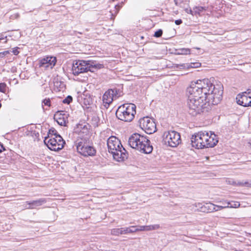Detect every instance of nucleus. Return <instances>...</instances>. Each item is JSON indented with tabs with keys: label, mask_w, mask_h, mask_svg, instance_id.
Instances as JSON below:
<instances>
[{
	"label": "nucleus",
	"mask_w": 251,
	"mask_h": 251,
	"mask_svg": "<svg viewBox=\"0 0 251 251\" xmlns=\"http://www.w3.org/2000/svg\"><path fill=\"white\" fill-rule=\"evenodd\" d=\"M226 203V205H218L215 204V210H214V211H219V210H222L224 208H229V204H230V202H227Z\"/></svg>",
	"instance_id": "nucleus-27"
},
{
	"label": "nucleus",
	"mask_w": 251,
	"mask_h": 251,
	"mask_svg": "<svg viewBox=\"0 0 251 251\" xmlns=\"http://www.w3.org/2000/svg\"><path fill=\"white\" fill-rule=\"evenodd\" d=\"M136 105L133 103H125L120 106L116 112L118 119L127 122L132 121L136 114Z\"/></svg>",
	"instance_id": "nucleus-5"
},
{
	"label": "nucleus",
	"mask_w": 251,
	"mask_h": 251,
	"mask_svg": "<svg viewBox=\"0 0 251 251\" xmlns=\"http://www.w3.org/2000/svg\"><path fill=\"white\" fill-rule=\"evenodd\" d=\"M16 33L17 34V35L16 36V37L17 38V39H18L21 36V32H16Z\"/></svg>",
	"instance_id": "nucleus-44"
},
{
	"label": "nucleus",
	"mask_w": 251,
	"mask_h": 251,
	"mask_svg": "<svg viewBox=\"0 0 251 251\" xmlns=\"http://www.w3.org/2000/svg\"><path fill=\"white\" fill-rule=\"evenodd\" d=\"M73 100V98L71 96H68L65 99L63 100V103L65 104H70Z\"/></svg>",
	"instance_id": "nucleus-30"
},
{
	"label": "nucleus",
	"mask_w": 251,
	"mask_h": 251,
	"mask_svg": "<svg viewBox=\"0 0 251 251\" xmlns=\"http://www.w3.org/2000/svg\"><path fill=\"white\" fill-rule=\"evenodd\" d=\"M156 31H159V32H160V31H163L162 29H158L157 30H156Z\"/></svg>",
	"instance_id": "nucleus-47"
},
{
	"label": "nucleus",
	"mask_w": 251,
	"mask_h": 251,
	"mask_svg": "<svg viewBox=\"0 0 251 251\" xmlns=\"http://www.w3.org/2000/svg\"><path fill=\"white\" fill-rule=\"evenodd\" d=\"M175 4L181 8H185V4L189 2L187 0H174Z\"/></svg>",
	"instance_id": "nucleus-21"
},
{
	"label": "nucleus",
	"mask_w": 251,
	"mask_h": 251,
	"mask_svg": "<svg viewBox=\"0 0 251 251\" xmlns=\"http://www.w3.org/2000/svg\"><path fill=\"white\" fill-rule=\"evenodd\" d=\"M44 143L50 150L53 151L61 150L65 144V141L60 135H57V137H51L49 139V137H45Z\"/></svg>",
	"instance_id": "nucleus-6"
},
{
	"label": "nucleus",
	"mask_w": 251,
	"mask_h": 251,
	"mask_svg": "<svg viewBox=\"0 0 251 251\" xmlns=\"http://www.w3.org/2000/svg\"><path fill=\"white\" fill-rule=\"evenodd\" d=\"M227 182L228 184L234 186H246L251 187V180L247 181H241L239 180L235 181L232 179H231L227 180Z\"/></svg>",
	"instance_id": "nucleus-18"
},
{
	"label": "nucleus",
	"mask_w": 251,
	"mask_h": 251,
	"mask_svg": "<svg viewBox=\"0 0 251 251\" xmlns=\"http://www.w3.org/2000/svg\"><path fill=\"white\" fill-rule=\"evenodd\" d=\"M244 93L246 94L247 97L249 98L250 99H251V89H248L246 91L244 92Z\"/></svg>",
	"instance_id": "nucleus-36"
},
{
	"label": "nucleus",
	"mask_w": 251,
	"mask_h": 251,
	"mask_svg": "<svg viewBox=\"0 0 251 251\" xmlns=\"http://www.w3.org/2000/svg\"><path fill=\"white\" fill-rule=\"evenodd\" d=\"M182 20L181 19L176 20L175 21V23L177 25H179L181 24L182 23Z\"/></svg>",
	"instance_id": "nucleus-43"
},
{
	"label": "nucleus",
	"mask_w": 251,
	"mask_h": 251,
	"mask_svg": "<svg viewBox=\"0 0 251 251\" xmlns=\"http://www.w3.org/2000/svg\"><path fill=\"white\" fill-rule=\"evenodd\" d=\"M9 53L8 51H4L3 52H0V57H3L4 55Z\"/></svg>",
	"instance_id": "nucleus-41"
},
{
	"label": "nucleus",
	"mask_w": 251,
	"mask_h": 251,
	"mask_svg": "<svg viewBox=\"0 0 251 251\" xmlns=\"http://www.w3.org/2000/svg\"><path fill=\"white\" fill-rule=\"evenodd\" d=\"M240 204L239 202H234V204H232L231 203L229 204V207L230 208H238L240 206Z\"/></svg>",
	"instance_id": "nucleus-34"
},
{
	"label": "nucleus",
	"mask_w": 251,
	"mask_h": 251,
	"mask_svg": "<svg viewBox=\"0 0 251 251\" xmlns=\"http://www.w3.org/2000/svg\"><path fill=\"white\" fill-rule=\"evenodd\" d=\"M138 231H145V226H139L137 228Z\"/></svg>",
	"instance_id": "nucleus-42"
},
{
	"label": "nucleus",
	"mask_w": 251,
	"mask_h": 251,
	"mask_svg": "<svg viewBox=\"0 0 251 251\" xmlns=\"http://www.w3.org/2000/svg\"><path fill=\"white\" fill-rule=\"evenodd\" d=\"M6 91V84L4 82L0 83V92L5 93Z\"/></svg>",
	"instance_id": "nucleus-31"
},
{
	"label": "nucleus",
	"mask_w": 251,
	"mask_h": 251,
	"mask_svg": "<svg viewBox=\"0 0 251 251\" xmlns=\"http://www.w3.org/2000/svg\"><path fill=\"white\" fill-rule=\"evenodd\" d=\"M188 100L186 110L192 116L205 113L211 110L212 105L222 100L223 87L221 84L214 85L208 79L192 82L187 88Z\"/></svg>",
	"instance_id": "nucleus-1"
},
{
	"label": "nucleus",
	"mask_w": 251,
	"mask_h": 251,
	"mask_svg": "<svg viewBox=\"0 0 251 251\" xmlns=\"http://www.w3.org/2000/svg\"><path fill=\"white\" fill-rule=\"evenodd\" d=\"M89 131L86 125L83 126V131H80L79 135L81 136V133H85V136H82L80 139H77L76 141V146L77 151L80 154L84 157L94 156L96 155L97 151L93 146L89 145Z\"/></svg>",
	"instance_id": "nucleus-2"
},
{
	"label": "nucleus",
	"mask_w": 251,
	"mask_h": 251,
	"mask_svg": "<svg viewBox=\"0 0 251 251\" xmlns=\"http://www.w3.org/2000/svg\"><path fill=\"white\" fill-rule=\"evenodd\" d=\"M18 49H19L18 48H17V49H15V48L13 49L12 52L13 53V54L14 55H17L19 54V51H18Z\"/></svg>",
	"instance_id": "nucleus-40"
},
{
	"label": "nucleus",
	"mask_w": 251,
	"mask_h": 251,
	"mask_svg": "<svg viewBox=\"0 0 251 251\" xmlns=\"http://www.w3.org/2000/svg\"><path fill=\"white\" fill-rule=\"evenodd\" d=\"M47 199L45 198H40L39 199L34 200L32 201H27L26 203L29 205L26 208L27 209H32L35 208L36 207L41 206L47 202Z\"/></svg>",
	"instance_id": "nucleus-15"
},
{
	"label": "nucleus",
	"mask_w": 251,
	"mask_h": 251,
	"mask_svg": "<svg viewBox=\"0 0 251 251\" xmlns=\"http://www.w3.org/2000/svg\"><path fill=\"white\" fill-rule=\"evenodd\" d=\"M163 32H154V36L155 37H160L162 35Z\"/></svg>",
	"instance_id": "nucleus-39"
},
{
	"label": "nucleus",
	"mask_w": 251,
	"mask_h": 251,
	"mask_svg": "<svg viewBox=\"0 0 251 251\" xmlns=\"http://www.w3.org/2000/svg\"><path fill=\"white\" fill-rule=\"evenodd\" d=\"M200 63L199 62L191 63V64H182L180 66L183 68L189 69L191 68H196L200 66Z\"/></svg>",
	"instance_id": "nucleus-20"
},
{
	"label": "nucleus",
	"mask_w": 251,
	"mask_h": 251,
	"mask_svg": "<svg viewBox=\"0 0 251 251\" xmlns=\"http://www.w3.org/2000/svg\"><path fill=\"white\" fill-rule=\"evenodd\" d=\"M103 65L93 60H78L74 63L72 66L73 74L78 75L88 71L94 72L96 70L103 68Z\"/></svg>",
	"instance_id": "nucleus-4"
},
{
	"label": "nucleus",
	"mask_w": 251,
	"mask_h": 251,
	"mask_svg": "<svg viewBox=\"0 0 251 251\" xmlns=\"http://www.w3.org/2000/svg\"><path fill=\"white\" fill-rule=\"evenodd\" d=\"M196 207L198 210L202 212L210 213L214 211L215 204L211 203H198L196 204Z\"/></svg>",
	"instance_id": "nucleus-11"
},
{
	"label": "nucleus",
	"mask_w": 251,
	"mask_h": 251,
	"mask_svg": "<svg viewBox=\"0 0 251 251\" xmlns=\"http://www.w3.org/2000/svg\"><path fill=\"white\" fill-rule=\"evenodd\" d=\"M125 230L126 232V234L128 233H132L138 231L137 228L134 226H131L129 227H126L125 228Z\"/></svg>",
	"instance_id": "nucleus-29"
},
{
	"label": "nucleus",
	"mask_w": 251,
	"mask_h": 251,
	"mask_svg": "<svg viewBox=\"0 0 251 251\" xmlns=\"http://www.w3.org/2000/svg\"><path fill=\"white\" fill-rule=\"evenodd\" d=\"M107 144L109 152L112 154L115 153L116 151L120 149V147H122V145L120 141L115 136H111L107 139Z\"/></svg>",
	"instance_id": "nucleus-10"
},
{
	"label": "nucleus",
	"mask_w": 251,
	"mask_h": 251,
	"mask_svg": "<svg viewBox=\"0 0 251 251\" xmlns=\"http://www.w3.org/2000/svg\"><path fill=\"white\" fill-rule=\"evenodd\" d=\"M111 234L116 236H119V235L125 234L126 232L125 228H113L111 230Z\"/></svg>",
	"instance_id": "nucleus-19"
},
{
	"label": "nucleus",
	"mask_w": 251,
	"mask_h": 251,
	"mask_svg": "<svg viewBox=\"0 0 251 251\" xmlns=\"http://www.w3.org/2000/svg\"><path fill=\"white\" fill-rule=\"evenodd\" d=\"M6 38V36L3 37L2 36H0V42H2L3 43H5L6 42V40H5Z\"/></svg>",
	"instance_id": "nucleus-38"
},
{
	"label": "nucleus",
	"mask_w": 251,
	"mask_h": 251,
	"mask_svg": "<svg viewBox=\"0 0 251 251\" xmlns=\"http://www.w3.org/2000/svg\"><path fill=\"white\" fill-rule=\"evenodd\" d=\"M54 119H56L57 120H62V116L61 115V114H59V112H57L55 114H54Z\"/></svg>",
	"instance_id": "nucleus-35"
},
{
	"label": "nucleus",
	"mask_w": 251,
	"mask_h": 251,
	"mask_svg": "<svg viewBox=\"0 0 251 251\" xmlns=\"http://www.w3.org/2000/svg\"><path fill=\"white\" fill-rule=\"evenodd\" d=\"M177 54L186 55L190 54V50L188 48H181L176 50Z\"/></svg>",
	"instance_id": "nucleus-23"
},
{
	"label": "nucleus",
	"mask_w": 251,
	"mask_h": 251,
	"mask_svg": "<svg viewBox=\"0 0 251 251\" xmlns=\"http://www.w3.org/2000/svg\"><path fill=\"white\" fill-rule=\"evenodd\" d=\"M115 8H116V9H119V8L120 6H119V5H115Z\"/></svg>",
	"instance_id": "nucleus-46"
},
{
	"label": "nucleus",
	"mask_w": 251,
	"mask_h": 251,
	"mask_svg": "<svg viewBox=\"0 0 251 251\" xmlns=\"http://www.w3.org/2000/svg\"><path fill=\"white\" fill-rule=\"evenodd\" d=\"M112 89H109L107 90L102 96V100L103 103L109 105L114 100L113 94L112 93Z\"/></svg>",
	"instance_id": "nucleus-17"
},
{
	"label": "nucleus",
	"mask_w": 251,
	"mask_h": 251,
	"mask_svg": "<svg viewBox=\"0 0 251 251\" xmlns=\"http://www.w3.org/2000/svg\"><path fill=\"white\" fill-rule=\"evenodd\" d=\"M163 140L166 145L171 147H176L181 142L179 133L172 130L165 132L163 133Z\"/></svg>",
	"instance_id": "nucleus-8"
},
{
	"label": "nucleus",
	"mask_w": 251,
	"mask_h": 251,
	"mask_svg": "<svg viewBox=\"0 0 251 251\" xmlns=\"http://www.w3.org/2000/svg\"><path fill=\"white\" fill-rule=\"evenodd\" d=\"M113 157L114 159L118 161H124L127 158L128 153L125 149L122 146L117 151L114 152Z\"/></svg>",
	"instance_id": "nucleus-13"
},
{
	"label": "nucleus",
	"mask_w": 251,
	"mask_h": 251,
	"mask_svg": "<svg viewBox=\"0 0 251 251\" xmlns=\"http://www.w3.org/2000/svg\"><path fill=\"white\" fill-rule=\"evenodd\" d=\"M83 104L85 105H89L93 103L92 99L90 97L85 96L83 99Z\"/></svg>",
	"instance_id": "nucleus-26"
},
{
	"label": "nucleus",
	"mask_w": 251,
	"mask_h": 251,
	"mask_svg": "<svg viewBox=\"0 0 251 251\" xmlns=\"http://www.w3.org/2000/svg\"><path fill=\"white\" fill-rule=\"evenodd\" d=\"M227 201H225L223 204H224V205H226V202H227Z\"/></svg>",
	"instance_id": "nucleus-48"
},
{
	"label": "nucleus",
	"mask_w": 251,
	"mask_h": 251,
	"mask_svg": "<svg viewBox=\"0 0 251 251\" xmlns=\"http://www.w3.org/2000/svg\"><path fill=\"white\" fill-rule=\"evenodd\" d=\"M64 118H62L61 120L57 121V122L58 123L59 125L61 126H64L65 124V121L64 120Z\"/></svg>",
	"instance_id": "nucleus-37"
},
{
	"label": "nucleus",
	"mask_w": 251,
	"mask_h": 251,
	"mask_svg": "<svg viewBox=\"0 0 251 251\" xmlns=\"http://www.w3.org/2000/svg\"><path fill=\"white\" fill-rule=\"evenodd\" d=\"M57 135H59L56 129L53 127H51L49 130V132L48 133V136L47 137H49V139L51 138V137H57Z\"/></svg>",
	"instance_id": "nucleus-22"
},
{
	"label": "nucleus",
	"mask_w": 251,
	"mask_h": 251,
	"mask_svg": "<svg viewBox=\"0 0 251 251\" xmlns=\"http://www.w3.org/2000/svg\"><path fill=\"white\" fill-rule=\"evenodd\" d=\"M189 2L185 4V7L182 8L187 13L191 14L193 15V10L191 8H189Z\"/></svg>",
	"instance_id": "nucleus-32"
},
{
	"label": "nucleus",
	"mask_w": 251,
	"mask_h": 251,
	"mask_svg": "<svg viewBox=\"0 0 251 251\" xmlns=\"http://www.w3.org/2000/svg\"><path fill=\"white\" fill-rule=\"evenodd\" d=\"M206 8L203 6H196L193 8V15L200 14V13L204 10H205Z\"/></svg>",
	"instance_id": "nucleus-24"
},
{
	"label": "nucleus",
	"mask_w": 251,
	"mask_h": 251,
	"mask_svg": "<svg viewBox=\"0 0 251 251\" xmlns=\"http://www.w3.org/2000/svg\"><path fill=\"white\" fill-rule=\"evenodd\" d=\"M174 36H175V35H171L170 36H169V37H167L166 38H165V39L167 40V39L171 38L172 37H173Z\"/></svg>",
	"instance_id": "nucleus-45"
},
{
	"label": "nucleus",
	"mask_w": 251,
	"mask_h": 251,
	"mask_svg": "<svg viewBox=\"0 0 251 251\" xmlns=\"http://www.w3.org/2000/svg\"><path fill=\"white\" fill-rule=\"evenodd\" d=\"M56 62V58L53 56H47L40 60V66L46 68H52Z\"/></svg>",
	"instance_id": "nucleus-12"
},
{
	"label": "nucleus",
	"mask_w": 251,
	"mask_h": 251,
	"mask_svg": "<svg viewBox=\"0 0 251 251\" xmlns=\"http://www.w3.org/2000/svg\"><path fill=\"white\" fill-rule=\"evenodd\" d=\"M139 124L141 128L147 134H151L156 131V125L154 122L148 117L140 119Z\"/></svg>",
	"instance_id": "nucleus-9"
},
{
	"label": "nucleus",
	"mask_w": 251,
	"mask_h": 251,
	"mask_svg": "<svg viewBox=\"0 0 251 251\" xmlns=\"http://www.w3.org/2000/svg\"><path fill=\"white\" fill-rule=\"evenodd\" d=\"M196 49H197V50H200V48H197Z\"/></svg>",
	"instance_id": "nucleus-50"
},
{
	"label": "nucleus",
	"mask_w": 251,
	"mask_h": 251,
	"mask_svg": "<svg viewBox=\"0 0 251 251\" xmlns=\"http://www.w3.org/2000/svg\"><path fill=\"white\" fill-rule=\"evenodd\" d=\"M128 143L130 147L144 153H150L153 150L152 146L150 144V141L147 137L137 133H133L130 136Z\"/></svg>",
	"instance_id": "nucleus-3"
},
{
	"label": "nucleus",
	"mask_w": 251,
	"mask_h": 251,
	"mask_svg": "<svg viewBox=\"0 0 251 251\" xmlns=\"http://www.w3.org/2000/svg\"><path fill=\"white\" fill-rule=\"evenodd\" d=\"M160 227V225L158 224L145 226V231H150L159 229Z\"/></svg>",
	"instance_id": "nucleus-25"
},
{
	"label": "nucleus",
	"mask_w": 251,
	"mask_h": 251,
	"mask_svg": "<svg viewBox=\"0 0 251 251\" xmlns=\"http://www.w3.org/2000/svg\"><path fill=\"white\" fill-rule=\"evenodd\" d=\"M14 31V30H8L7 31H8V32H9V31Z\"/></svg>",
	"instance_id": "nucleus-49"
},
{
	"label": "nucleus",
	"mask_w": 251,
	"mask_h": 251,
	"mask_svg": "<svg viewBox=\"0 0 251 251\" xmlns=\"http://www.w3.org/2000/svg\"><path fill=\"white\" fill-rule=\"evenodd\" d=\"M42 107H43V108L44 109V106H43V105H42Z\"/></svg>",
	"instance_id": "nucleus-51"
},
{
	"label": "nucleus",
	"mask_w": 251,
	"mask_h": 251,
	"mask_svg": "<svg viewBox=\"0 0 251 251\" xmlns=\"http://www.w3.org/2000/svg\"><path fill=\"white\" fill-rule=\"evenodd\" d=\"M237 103L245 107L251 106V100H249L244 92L237 95L236 98Z\"/></svg>",
	"instance_id": "nucleus-14"
},
{
	"label": "nucleus",
	"mask_w": 251,
	"mask_h": 251,
	"mask_svg": "<svg viewBox=\"0 0 251 251\" xmlns=\"http://www.w3.org/2000/svg\"><path fill=\"white\" fill-rule=\"evenodd\" d=\"M207 133L205 131H201L193 134L191 138L192 146L198 149L205 148V142L208 139Z\"/></svg>",
	"instance_id": "nucleus-7"
},
{
	"label": "nucleus",
	"mask_w": 251,
	"mask_h": 251,
	"mask_svg": "<svg viewBox=\"0 0 251 251\" xmlns=\"http://www.w3.org/2000/svg\"><path fill=\"white\" fill-rule=\"evenodd\" d=\"M50 103H51V101L49 98L45 99L43 100L42 101V104H43L44 105H46L49 107L50 106Z\"/></svg>",
	"instance_id": "nucleus-33"
},
{
	"label": "nucleus",
	"mask_w": 251,
	"mask_h": 251,
	"mask_svg": "<svg viewBox=\"0 0 251 251\" xmlns=\"http://www.w3.org/2000/svg\"><path fill=\"white\" fill-rule=\"evenodd\" d=\"M207 140L205 142L206 144L205 148H212L217 145L218 142V140L216 138V135L215 134L210 133V135L207 133Z\"/></svg>",
	"instance_id": "nucleus-16"
},
{
	"label": "nucleus",
	"mask_w": 251,
	"mask_h": 251,
	"mask_svg": "<svg viewBox=\"0 0 251 251\" xmlns=\"http://www.w3.org/2000/svg\"><path fill=\"white\" fill-rule=\"evenodd\" d=\"M112 91H113L112 94H113L114 99L118 98L122 95L121 92H120V90L117 89V88L112 89Z\"/></svg>",
	"instance_id": "nucleus-28"
}]
</instances>
